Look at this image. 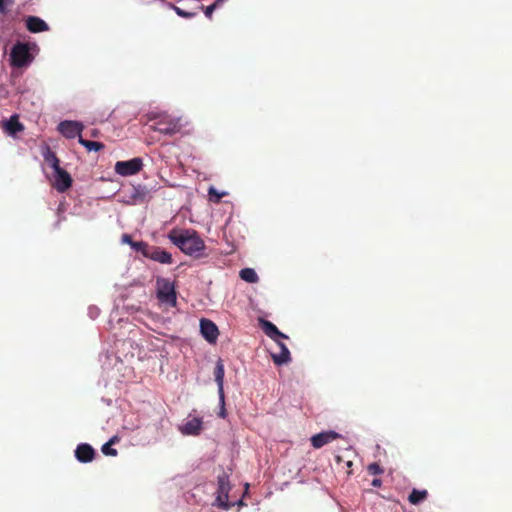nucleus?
Instances as JSON below:
<instances>
[{
	"label": "nucleus",
	"mask_w": 512,
	"mask_h": 512,
	"mask_svg": "<svg viewBox=\"0 0 512 512\" xmlns=\"http://www.w3.org/2000/svg\"><path fill=\"white\" fill-rule=\"evenodd\" d=\"M168 239L184 254L200 258L206 246L198 232L193 229L174 228L168 233Z\"/></svg>",
	"instance_id": "f257e3e1"
},
{
	"label": "nucleus",
	"mask_w": 512,
	"mask_h": 512,
	"mask_svg": "<svg viewBox=\"0 0 512 512\" xmlns=\"http://www.w3.org/2000/svg\"><path fill=\"white\" fill-rule=\"evenodd\" d=\"M146 118L148 122H152L149 129L164 136L172 137L180 133L184 127L180 117H174L166 112L151 111L146 114Z\"/></svg>",
	"instance_id": "f03ea898"
},
{
	"label": "nucleus",
	"mask_w": 512,
	"mask_h": 512,
	"mask_svg": "<svg viewBox=\"0 0 512 512\" xmlns=\"http://www.w3.org/2000/svg\"><path fill=\"white\" fill-rule=\"evenodd\" d=\"M156 296L161 303L167 304L170 307H175L177 304L175 285L167 278L157 277Z\"/></svg>",
	"instance_id": "7ed1b4c3"
},
{
	"label": "nucleus",
	"mask_w": 512,
	"mask_h": 512,
	"mask_svg": "<svg viewBox=\"0 0 512 512\" xmlns=\"http://www.w3.org/2000/svg\"><path fill=\"white\" fill-rule=\"evenodd\" d=\"M34 57L30 53V47L27 43L17 42L11 49L10 60L13 67L21 68L29 65Z\"/></svg>",
	"instance_id": "20e7f679"
},
{
	"label": "nucleus",
	"mask_w": 512,
	"mask_h": 512,
	"mask_svg": "<svg viewBox=\"0 0 512 512\" xmlns=\"http://www.w3.org/2000/svg\"><path fill=\"white\" fill-rule=\"evenodd\" d=\"M230 490L231 485L229 476L226 472H222L217 477V497L215 500V505L222 509H229L233 505L228 501Z\"/></svg>",
	"instance_id": "39448f33"
},
{
	"label": "nucleus",
	"mask_w": 512,
	"mask_h": 512,
	"mask_svg": "<svg viewBox=\"0 0 512 512\" xmlns=\"http://www.w3.org/2000/svg\"><path fill=\"white\" fill-rule=\"evenodd\" d=\"M143 167L141 158H133L128 161H118L115 164V172L121 176H131L137 174Z\"/></svg>",
	"instance_id": "423d86ee"
},
{
	"label": "nucleus",
	"mask_w": 512,
	"mask_h": 512,
	"mask_svg": "<svg viewBox=\"0 0 512 512\" xmlns=\"http://www.w3.org/2000/svg\"><path fill=\"white\" fill-rule=\"evenodd\" d=\"M83 125L77 121L65 120L59 123L58 131L66 138L73 139L81 136Z\"/></svg>",
	"instance_id": "0eeeda50"
},
{
	"label": "nucleus",
	"mask_w": 512,
	"mask_h": 512,
	"mask_svg": "<svg viewBox=\"0 0 512 512\" xmlns=\"http://www.w3.org/2000/svg\"><path fill=\"white\" fill-rule=\"evenodd\" d=\"M200 331L202 336L209 343H215L217 341L219 330L217 325L209 319L200 320Z\"/></svg>",
	"instance_id": "6e6552de"
},
{
	"label": "nucleus",
	"mask_w": 512,
	"mask_h": 512,
	"mask_svg": "<svg viewBox=\"0 0 512 512\" xmlns=\"http://www.w3.org/2000/svg\"><path fill=\"white\" fill-rule=\"evenodd\" d=\"M341 438V435L335 431H324L311 437V444L315 449H319L332 441Z\"/></svg>",
	"instance_id": "1a4fd4ad"
},
{
	"label": "nucleus",
	"mask_w": 512,
	"mask_h": 512,
	"mask_svg": "<svg viewBox=\"0 0 512 512\" xmlns=\"http://www.w3.org/2000/svg\"><path fill=\"white\" fill-rule=\"evenodd\" d=\"M145 257L162 264H171L173 261L169 252L157 246H150Z\"/></svg>",
	"instance_id": "9d476101"
},
{
	"label": "nucleus",
	"mask_w": 512,
	"mask_h": 512,
	"mask_svg": "<svg viewBox=\"0 0 512 512\" xmlns=\"http://www.w3.org/2000/svg\"><path fill=\"white\" fill-rule=\"evenodd\" d=\"M55 172V188L59 192H65L68 190L72 185V178L70 174L62 169L59 168L54 171Z\"/></svg>",
	"instance_id": "9b49d317"
},
{
	"label": "nucleus",
	"mask_w": 512,
	"mask_h": 512,
	"mask_svg": "<svg viewBox=\"0 0 512 512\" xmlns=\"http://www.w3.org/2000/svg\"><path fill=\"white\" fill-rule=\"evenodd\" d=\"M203 428L202 418L194 417L188 420L185 424L180 427V431L183 435L197 436L201 433Z\"/></svg>",
	"instance_id": "f8f14e48"
},
{
	"label": "nucleus",
	"mask_w": 512,
	"mask_h": 512,
	"mask_svg": "<svg viewBox=\"0 0 512 512\" xmlns=\"http://www.w3.org/2000/svg\"><path fill=\"white\" fill-rule=\"evenodd\" d=\"M260 326L263 332L275 342H279L280 339H287L288 336L279 331V329L270 321L260 319Z\"/></svg>",
	"instance_id": "ddd939ff"
},
{
	"label": "nucleus",
	"mask_w": 512,
	"mask_h": 512,
	"mask_svg": "<svg viewBox=\"0 0 512 512\" xmlns=\"http://www.w3.org/2000/svg\"><path fill=\"white\" fill-rule=\"evenodd\" d=\"M75 457L81 463H89L95 457V450L87 443H82L75 449Z\"/></svg>",
	"instance_id": "4468645a"
},
{
	"label": "nucleus",
	"mask_w": 512,
	"mask_h": 512,
	"mask_svg": "<svg viewBox=\"0 0 512 512\" xmlns=\"http://www.w3.org/2000/svg\"><path fill=\"white\" fill-rule=\"evenodd\" d=\"M224 365L222 363V360H218L214 369V377L215 381L218 386V394H219V400L220 403L225 404V395H224Z\"/></svg>",
	"instance_id": "2eb2a0df"
},
{
	"label": "nucleus",
	"mask_w": 512,
	"mask_h": 512,
	"mask_svg": "<svg viewBox=\"0 0 512 512\" xmlns=\"http://www.w3.org/2000/svg\"><path fill=\"white\" fill-rule=\"evenodd\" d=\"M26 28L31 33H40L49 30L48 24L37 16H28L25 19Z\"/></svg>",
	"instance_id": "dca6fc26"
},
{
	"label": "nucleus",
	"mask_w": 512,
	"mask_h": 512,
	"mask_svg": "<svg viewBox=\"0 0 512 512\" xmlns=\"http://www.w3.org/2000/svg\"><path fill=\"white\" fill-rule=\"evenodd\" d=\"M278 347H279V353H272L271 354V357L273 359V362L276 364V365H283V364H287L288 362H290L291 360V355H290V351L289 349L287 348V346L279 341V342H276Z\"/></svg>",
	"instance_id": "f3484780"
},
{
	"label": "nucleus",
	"mask_w": 512,
	"mask_h": 512,
	"mask_svg": "<svg viewBox=\"0 0 512 512\" xmlns=\"http://www.w3.org/2000/svg\"><path fill=\"white\" fill-rule=\"evenodd\" d=\"M3 128L10 136H16L17 133L24 130V125L19 121L17 115H12L9 120L4 122Z\"/></svg>",
	"instance_id": "a211bd4d"
},
{
	"label": "nucleus",
	"mask_w": 512,
	"mask_h": 512,
	"mask_svg": "<svg viewBox=\"0 0 512 512\" xmlns=\"http://www.w3.org/2000/svg\"><path fill=\"white\" fill-rule=\"evenodd\" d=\"M428 497L427 490L413 489L408 496V500L412 505H418Z\"/></svg>",
	"instance_id": "6ab92c4d"
},
{
	"label": "nucleus",
	"mask_w": 512,
	"mask_h": 512,
	"mask_svg": "<svg viewBox=\"0 0 512 512\" xmlns=\"http://www.w3.org/2000/svg\"><path fill=\"white\" fill-rule=\"evenodd\" d=\"M78 142L84 146L87 151H100L102 149H104V144L101 143V142H96V141H90V140H86L84 139L82 136H80L78 138Z\"/></svg>",
	"instance_id": "aec40b11"
},
{
	"label": "nucleus",
	"mask_w": 512,
	"mask_h": 512,
	"mask_svg": "<svg viewBox=\"0 0 512 512\" xmlns=\"http://www.w3.org/2000/svg\"><path fill=\"white\" fill-rule=\"evenodd\" d=\"M240 278L248 283H256L258 281V275L252 268H244L239 273Z\"/></svg>",
	"instance_id": "412c9836"
},
{
	"label": "nucleus",
	"mask_w": 512,
	"mask_h": 512,
	"mask_svg": "<svg viewBox=\"0 0 512 512\" xmlns=\"http://www.w3.org/2000/svg\"><path fill=\"white\" fill-rule=\"evenodd\" d=\"M45 161L55 170L61 168L60 161L57 158L56 154L50 150V148L46 149V152L43 154Z\"/></svg>",
	"instance_id": "4be33fe9"
},
{
	"label": "nucleus",
	"mask_w": 512,
	"mask_h": 512,
	"mask_svg": "<svg viewBox=\"0 0 512 512\" xmlns=\"http://www.w3.org/2000/svg\"><path fill=\"white\" fill-rule=\"evenodd\" d=\"M169 8L173 9L176 14L180 17H183V18H187V19H190V18H193L194 16H196V12H191V11H186L178 6H175L173 4H167Z\"/></svg>",
	"instance_id": "5701e85b"
},
{
	"label": "nucleus",
	"mask_w": 512,
	"mask_h": 512,
	"mask_svg": "<svg viewBox=\"0 0 512 512\" xmlns=\"http://www.w3.org/2000/svg\"><path fill=\"white\" fill-rule=\"evenodd\" d=\"M135 251L141 252L142 255L145 257L146 253L148 252L150 245H148L146 242L138 241V242H131L130 245Z\"/></svg>",
	"instance_id": "b1692460"
},
{
	"label": "nucleus",
	"mask_w": 512,
	"mask_h": 512,
	"mask_svg": "<svg viewBox=\"0 0 512 512\" xmlns=\"http://www.w3.org/2000/svg\"><path fill=\"white\" fill-rule=\"evenodd\" d=\"M208 195L211 201L219 202L226 195V193H219L214 187H210L208 190Z\"/></svg>",
	"instance_id": "393cba45"
},
{
	"label": "nucleus",
	"mask_w": 512,
	"mask_h": 512,
	"mask_svg": "<svg viewBox=\"0 0 512 512\" xmlns=\"http://www.w3.org/2000/svg\"><path fill=\"white\" fill-rule=\"evenodd\" d=\"M367 470L371 475H378L383 473V468L376 462L369 464Z\"/></svg>",
	"instance_id": "a878e982"
},
{
	"label": "nucleus",
	"mask_w": 512,
	"mask_h": 512,
	"mask_svg": "<svg viewBox=\"0 0 512 512\" xmlns=\"http://www.w3.org/2000/svg\"><path fill=\"white\" fill-rule=\"evenodd\" d=\"M102 452L104 455H107V456H116L117 455V450L112 448L110 443H105L103 446H102Z\"/></svg>",
	"instance_id": "bb28decb"
},
{
	"label": "nucleus",
	"mask_w": 512,
	"mask_h": 512,
	"mask_svg": "<svg viewBox=\"0 0 512 512\" xmlns=\"http://www.w3.org/2000/svg\"><path fill=\"white\" fill-rule=\"evenodd\" d=\"M13 4V0H0V14H7L8 7Z\"/></svg>",
	"instance_id": "cd10ccee"
},
{
	"label": "nucleus",
	"mask_w": 512,
	"mask_h": 512,
	"mask_svg": "<svg viewBox=\"0 0 512 512\" xmlns=\"http://www.w3.org/2000/svg\"><path fill=\"white\" fill-rule=\"evenodd\" d=\"M215 6H213L212 4L207 6L205 9H204V13H205V16L207 18H211L212 17V13L215 11Z\"/></svg>",
	"instance_id": "c85d7f7f"
},
{
	"label": "nucleus",
	"mask_w": 512,
	"mask_h": 512,
	"mask_svg": "<svg viewBox=\"0 0 512 512\" xmlns=\"http://www.w3.org/2000/svg\"><path fill=\"white\" fill-rule=\"evenodd\" d=\"M122 242L131 245V242H134V241L132 240V237L129 234H123Z\"/></svg>",
	"instance_id": "c756f323"
},
{
	"label": "nucleus",
	"mask_w": 512,
	"mask_h": 512,
	"mask_svg": "<svg viewBox=\"0 0 512 512\" xmlns=\"http://www.w3.org/2000/svg\"><path fill=\"white\" fill-rule=\"evenodd\" d=\"M226 1L227 0H215L212 3V5L215 6V9H218V8L222 7Z\"/></svg>",
	"instance_id": "7c9ffc66"
},
{
	"label": "nucleus",
	"mask_w": 512,
	"mask_h": 512,
	"mask_svg": "<svg viewBox=\"0 0 512 512\" xmlns=\"http://www.w3.org/2000/svg\"><path fill=\"white\" fill-rule=\"evenodd\" d=\"M371 484H372V486H374V487H380V486H381V484H382V481H381V479L375 478V479H373V480H372V483H371Z\"/></svg>",
	"instance_id": "2f4dec72"
},
{
	"label": "nucleus",
	"mask_w": 512,
	"mask_h": 512,
	"mask_svg": "<svg viewBox=\"0 0 512 512\" xmlns=\"http://www.w3.org/2000/svg\"><path fill=\"white\" fill-rule=\"evenodd\" d=\"M219 416L224 418L226 416V410L224 408V404L221 403V411L219 413Z\"/></svg>",
	"instance_id": "473e14b6"
},
{
	"label": "nucleus",
	"mask_w": 512,
	"mask_h": 512,
	"mask_svg": "<svg viewBox=\"0 0 512 512\" xmlns=\"http://www.w3.org/2000/svg\"><path fill=\"white\" fill-rule=\"evenodd\" d=\"M117 440H118L117 437H113L107 443H110V445H112V444L116 443Z\"/></svg>",
	"instance_id": "72a5a7b5"
},
{
	"label": "nucleus",
	"mask_w": 512,
	"mask_h": 512,
	"mask_svg": "<svg viewBox=\"0 0 512 512\" xmlns=\"http://www.w3.org/2000/svg\"><path fill=\"white\" fill-rule=\"evenodd\" d=\"M93 137H96L97 136V132L94 130L91 134Z\"/></svg>",
	"instance_id": "f704fd0d"
},
{
	"label": "nucleus",
	"mask_w": 512,
	"mask_h": 512,
	"mask_svg": "<svg viewBox=\"0 0 512 512\" xmlns=\"http://www.w3.org/2000/svg\"><path fill=\"white\" fill-rule=\"evenodd\" d=\"M347 465H348V467H351L352 462H351V461H349V462L347 463Z\"/></svg>",
	"instance_id": "c9c22d12"
}]
</instances>
